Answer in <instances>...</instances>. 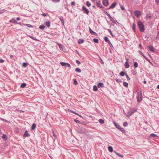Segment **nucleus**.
<instances>
[{"label":"nucleus","mask_w":159,"mask_h":159,"mask_svg":"<svg viewBox=\"0 0 159 159\" xmlns=\"http://www.w3.org/2000/svg\"><path fill=\"white\" fill-rule=\"evenodd\" d=\"M84 40L82 39H79L78 41V43L79 44H81L83 43Z\"/></svg>","instance_id":"obj_34"},{"label":"nucleus","mask_w":159,"mask_h":159,"mask_svg":"<svg viewBox=\"0 0 159 159\" xmlns=\"http://www.w3.org/2000/svg\"><path fill=\"white\" fill-rule=\"evenodd\" d=\"M110 20H111V21L113 23H115V20L113 18H112V19H110Z\"/></svg>","instance_id":"obj_62"},{"label":"nucleus","mask_w":159,"mask_h":159,"mask_svg":"<svg viewBox=\"0 0 159 159\" xmlns=\"http://www.w3.org/2000/svg\"><path fill=\"white\" fill-rule=\"evenodd\" d=\"M119 129L122 132L124 133H125V129L123 128L120 127V128Z\"/></svg>","instance_id":"obj_25"},{"label":"nucleus","mask_w":159,"mask_h":159,"mask_svg":"<svg viewBox=\"0 0 159 159\" xmlns=\"http://www.w3.org/2000/svg\"><path fill=\"white\" fill-rule=\"evenodd\" d=\"M114 125L115 127L118 129H119L120 128V126L118 124H117L115 121H114L113 122Z\"/></svg>","instance_id":"obj_9"},{"label":"nucleus","mask_w":159,"mask_h":159,"mask_svg":"<svg viewBox=\"0 0 159 159\" xmlns=\"http://www.w3.org/2000/svg\"><path fill=\"white\" fill-rule=\"evenodd\" d=\"M75 70L77 72H79V73L81 72V70L79 68H76Z\"/></svg>","instance_id":"obj_33"},{"label":"nucleus","mask_w":159,"mask_h":159,"mask_svg":"<svg viewBox=\"0 0 159 159\" xmlns=\"http://www.w3.org/2000/svg\"><path fill=\"white\" fill-rule=\"evenodd\" d=\"M128 125V123L127 122H125L123 123V125L125 127L127 126Z\"/></svg>","instance_id":"obj_44"},{"label":"nucleus","mask_w":159,"mask_h":159,"mask_svg":"<svg viewBox=\"0 0 159 159\" xmlns=\"http://www.w3.org/2000/svg\"><path fill=\"white\" fill-rule=\"evenodd\" d=\"M139 52L140 54L141 55H142V56H143L144 57L147 61H148L150 62L149 59L144 55L143 54V53L141 51H139Z\"/></svg>","instance_id":"obj_8"},{"label":"nucleus","mask_w":159,"mask_h":159,"mask_svg":"<svg viewBox=\"0 0 159 159\" xmlns=\"http://www.w3.org/2000/svg\"><path fill=\"white\" fill-rule=\"evenodd\" d=\"M60 0H52V1L54 2H59Z\"/></svg>","instance_id":"obj_52"},{"label":"nucleus","mask_w":159,"mask_h":159,"mask_svg":"<svg viewBox=\"0 0 159 159\" xmlns=\"http://www.w3.org/2000/svg\"><path fill=\"white\" fill-rule=\"evenodd\" d=\"M30 136V134H29L27 130H26L24 134V137H28Z\"/></svg>","instance_id":"obj_12"},{"label":"nucleus","mask_w":159,"mask_h":159,"mask_svg":"<svg viewBox=\"0 0 159 159\" xmlns=\"http://www.w3.org/2000/svg\"><path fill=\"white\" fill-rule=\"evenodd\" d=\"M108 149L109 151L112 152L113 151V148L111 146H109L108 147Z\"/></svg>","instance_id":"obj_23"},{"label":"nucleus","mask_w":159,"mask_h":159,"mask_svg":"<svg viewBox=\"0 0 159 159\" xmlns=\"http://www.w3.org/2000/svg\"><path fill=\"white\" fill-rule=\"evenodd\" d=\"M114 152H115L116 154L118 156L121 157H123V156L122 155L116 152L115 151H114Z\"/></svg>","instance_id":"obj_26"},{"label":"nucleus","mask_w":159,"mask_h":159,"mask_svg":"<svg viewBox=\"0 0 159 159\" xmlns=\"http://www.w3.org/2000/svg\"><path fill=\"white\" fill-rule=\"evenodd\" d=\"M138 25L140 31L142 32H143L145 30V28L143 23L140 21H139Z\"/></svg>","instance_id":"obj_1"},{"label":"nucleus","mask_w":159,"mask_h":159,"mask_svg":"<svg viewBox=\"0 0 159 159\" xmlns=\"http://www.w3.org/2000/svg\"><path fill=\"white\" fill-rule=\"evenodd\" d=\"M125 66L126 68H128L129 67V65L128 61H126L125 62Z\"/></svg>","instance_id":"obj_19"},{"label":"nucleus","mask_w":159,"mask_h":159,"mask_svg":"<svg viewBox=\"0 0 159 159\" xmlns=\"http://www.w3.org/2000/svg\"><path fill=\"white\" fill-rule=\"evenodd\" d=\"M74 121L77 123H80V121L78 120H76V119H75L74 120Z\"/></svg>","instance_id":"obj_48"},{"label":"nucleus","mask_w":159,"mask_h":159,"mask_svg":"<svg viewBox=\"0 0 159 159\" xmlns=\"http://www.w3.org/2000/svg\"><path fill=\"white\" fill-rule=\"evenodd\" d=\"M142 91H139L138 93L137 96V100L138 102H141L142 99Z\"/></svg>","instance_id":"obj_2"},{"label":"nucleus","mask_w":159,"mask_h":159,"mask_svg":"<svg viewBox=\"0 0 159 159\" xmlns=\"http://www.w3.org/2000/svg\"><path fill=\"white\" fill-rule=\"evenodd\" d=\"M10 59H13V55H10Z\"/></svg>","instance_id":"obj_64"},{"label":"nucleus","mask_w":159,"mask_h":159,"mask_svg":"<svg viewBox=\"0 0 159 159\" xmlns=\"http://www.w3.org/2000/svg\"><path fill=\"white\" fill-rule=\"evenodd\" d=\"M108 44L109 45L111 49L112 50H113L114 49V47H113V46L112 45V44L111 43L110 41H109Z\"/></svg>","instance_id":"obj_27"},{"label":"nucleus","mask_w":159,"mask_h":159,"mask_svg":"<svg viewBox=\"0 0 159 159\" xmlns=\"http://www.w3.org/2000/svg\"><path fill=\"white\" fill-rule=\"evenodd\" d=\"M93 41L94 42L96 43H98V40L97 39H93Z\"/></svg>","instance_id":"obj_38"},{"label":"nucleus","mask_w":159,"mask_h":159,"mask_svg":"<svg viewBox=\"0 0 159 159\" xmlns=\"http://www.w3.org/2000/svg\"><path fill=\"white\" fill-rule=\"evenodd\" d=\"M76 63L78 65H79L80 64V61L78 60H76Z\"/></svg>","instance_id":"obj_55"},{"label":"nucleus","mask_w":159,"mask_h":159,"mask_svg":"<svg viewBox=\"0 0 159 159\" xmlns=\"http://www.w3.org/2000/svg\"><path fill=\"white\" fill-rule=\"evenodd\" d=\"M139 47L141 49H142L143 48L142 47L141 44H139Z\"/></svg>","instance_id":"obj_63"},{"label":"nucleus","mask_w":159,"mask_h":159,"mask_svg":"<svg viewBox=\"0 0 159 159\" xmlns=\"http://www.w3.org/2000/svg\"><path fill=\"white\" fill-rule=\"evenodd\" d=\"M53 136L55 137H56V135L53 131Z\"/></svg>","instance_id":"obj_59"},{"label":"nucleus","mask_w":159,"mask_h":159,"mask_svg":"<svg viewBox=\"0 0 159 159\" xmlns=\"http://www.w3.org/2000/svg\"><path fill=\"white\" fill-rule=\"evenodd\" d=\"M12 20L13 21V23L15 24H17V22L16 21V20L14 19H12Z\"/></svg>","instance_id":"obj_49"},{"label":"nucleus","mask_w":159,"mask_h":159,"mask_svg":"<svg viewBox=\"0 0 159 159\" xmlns=\"http://www.w3.org/2000/svg\"><path fill=\"white\" fill-rule=\"evenodd\" d=\"M45 28V26L44 25H41L39 26V28L41 30H44Z\"/></svg>","instance_id":"obj_30"},{"label":"nucleus","mask_w":159,"mask_h":159,"mask_svg":"<svg viewBox=\"0 0 159 159\" xmlns=\"http://www.w3.org/2000/svg\"><path fill=\"white\" fill-rule=\"evenodd\" d=\"M89 32L92 35H97V34L96 33L93 31L90 28V27H89Z\"/></svg>","instance_id":"obj_10"},{"label":"nucleus","mask_w":159,"mask_h":159,"mask_svg":"<svg viewBox=\"0 0 159 159\" xmlns=\"http://www.w3.org/2000/svg\"><path fill=\"white\" fill-rule=\"evenodd\" d=\"M137 111V109H131L130 111H129L127 112V114L129 116H131L133 114H134L135 111Z\"/></svg>","instance_id":"obj_3"},{"label":"nucleus","mask_w":159,"mask_h":159,"mask_svg":"<svg viewBox=\"0 0 159 159\" xmlns=\"http://www.w3.org/2000/svg\"><path fill=\"white\" fill-rule=\"evenodd\" d=\"M51 35H52L53 36H57V33H51L50 34Z\"/></svg>","instance_id":"obj_45"},{"label":"nucleus","mask_w":159,"mask_h":159,"mask_svg":"<svg viewBox=\"0 0 159 159\" xmlns=\"http://www.w3.org/2000/svg\"><path fill=\"white\" fill-rule=\"evenodd\" d=\"M136 26V24H135V23L134 22L133 23V24L132 28L133 30V31L134 32H136V30H135Z\"/></svg>","instance_id":"obj_17"},{"label":"nucleus","mask_w":159,"mask_h":159,"mask_svg":"<svg viewBox=\"0 0 159 159\" xmlns=\"http://www.w3.org/2000/svg\"><path fill=\"white\" fill-rule=\"evenodd\" d=\"M28 65V64L26 62H24L23 63V65H22V66L23 67H26Z\"/></svg>","instance_id":"obj_42"},{"label":"nucleus","mask_w":159,"mask_h":159,"mask_svg":"<svg viewBox=\"0 0 159 159\" xmlns=\"http://www.w3.org/2000/svg\"><path fill=\"white\" fill-rule=\"evenodd\" d=\"M86 5L88 7L90 6L91 4L89 1H87L86 2Z\"/></svg>","instance_id":"obj_40"},{"label":"nucleus","mask_w":159,"mask_h":159,"mask_svg":"<svg viewBox=\"0 0 159 159\" xmlns=\"http://www.w3.org/2000/svg\"><path fill=\"white\" fill-rule=\"evenodd\" d=\"M116 4V3L115 2L113 3L110 6L109 8V9L114 8Z\"/></svg>","instance_id":"obj_15"},{"label":"nucleus","mask_w":159,"mask_h":159,"mask_svg":"<svg viewBox=\"0 0 159 159\" xmlns=\"http://www.w3.org/2000/svg\"><path fill=\"white\" fill-rule=\"evenodd\" d=\"M0 119H1V120H3V121H5L7 123H10V121H8V120L5 119H4L3 118H0Z\"/></svg>","instance_id":"obj_43"},{"label":"nucleus","mask_w":159,"mask_h":159,"mask_svg":"<svg viewBox=\"0 0 159 159\" xmlns=\"http://www.w3.org/2000/svg\"><path fill=\"white\" fill-rule=\"evenodd\" d=\"M96 5L98 7H99L101 8H103L104 7L100 2H97L96 3Z\"/></svg>","instance_id":"obj_11"},{"label":"nucleus","mask_w":159,"mask_h":159,"mask_svg":"<svg viewBox=\"0 0 159 159\" xmlns=\"http://www.w3.org/2000/svg\"><path fill=\"white\" fill-rule=\"evenodd\" d=\"M157 135H156L154 134H151L150 135V137H157Z\"/></svg>","instance_id":"obj_37"},{"label":"nucleus","mask_w":159,"mask_h":159,"mask_svg":"<svg viewBox=\"0 0 159 159\" xmlns=\"http://www.w3.org/2000/svg\"><path fill=\"white\" fill-rule=\"evenodd\" d=\"M148 49L152 52H153L155 50L154 48L152 46H149L148 47Z\"/></svg>","instance_id":"obj_14"},{"label":"nucleus","mask_w":159,"mask_h":159,"mask_svg":"<svg viewBox=\"0 0 159 159\" xmlns=\"http://www.w3.org/2000/svg\"><path fill=\"white\" fill-rule=\"evenodd\" d=\"M26 83H22L21 85H20V87L21 88H24L25 87V86H26Z\"/></svg>","instance_id":"obj_29"},{"label":"nucleus","mask_w":159,"mask_h":159,"mask_svg":"<svg viewBox=\"0 0 159 159\" xmlns=\"http://www.w3.org/2000/svg\"><path fill=\"white\" fill-rule=\"evenodd\" d=\"M106 14L108 16V17L110 19H112V17H111V16L107 12H106Z\"/></svg>","instance_id":"obj_39"},{"label":"nucleus","mask_w":159,"mask_h":159,"mask_svg":"<svg viewBox=\"0 0 159 159\" xmlns=\"http://www.w3.org/2000/svg\"><path fill=\"white\" fill-rule=\"evenodd\" d=\"M71 111L73 113H75V114H76V115H79V116H80V117H82L81 116H80V115H79L78 113H75V112H74L73 111Z\"/></svg>","instance_id":"obj_56"},{"label":"nucleus","mask_w":159,"mask_h":159,"mask_svg":"<svg viewBox=\"0 0 159 159\" xmlns=\"http://www.w3.org/2000/svg\"><path fill=\"white\" fill-rule=\"evenodd\" d=\"M134 66L135 68H137L138 66V64L137 62H134Z\"/></svg>","instance_id":"obj_36"},{"label":"nucleus","mask_w":159,"mask_h":159,"mask_svg":"<svg viewBox=\"0 0 159 159\" xmlns=\"http://www.w3.org/2000/svg\"><path fill=\"white\" fill-rule=\"evenodd\" d=\"M98 88H102L104 87V84L103 83L100 82L98 84Z\"/></svg>","instance_id":"obj_16"},{"label":"nucleus","mask_w":159,"mask_h":159,"mask_svg":"<svg viewBox=\"0 0 159 159\" xmlns=\"http://www.w3.org/2000/svg\"><path fill=\"white\" fill-rule=\"evenodd\" d=\"M24 25L28 27H33V26H32L30 24H24Z\"/></svg>","instance_id":"obj_41"},{"label":"nucleus","mask_w":159,"mask_h":159,"mask_svg":"<svg viewBox=\"0 0 159 159\" xmlns=\"http://www.w3.org/2000/svg\"><path fill=\"white\" fill-rule=\"evenodd\" d=\"M75 2H71V5H74V6H75Z\"/></svg>","instance_id":"obj_57"},{"label":"nucleus","mask_w":159,"mask_h":159,"mask_svg":"<svg viewBox=\"0 0 159 159\" xmlns=\"http://www.w3.org/2000/svg\"><path fill=\"white\" fill-rule=\"evenodd\" d=\"M45 25L48 27L50 26V23L49 21H47L45 22Z\"/></svg>","instance_id":"obj_22"},{"label":"nucleus","mask_w":159,"mask_h":159,"mask_svg":"<svg viewBox=\"0 0 159 159\" xmlns=\"http://www.w3.org/2000/svg\"><path fill=\"white\" fill-rule=\"evenodd\" d=\"M60 64L61 65V66H62L69 67L70 68L71 67L70 65L67 63H65L64 62H61Z\"/></svg>","instance_id":"obj_6"},{"label":"nucleus","mask_w":159,"mask_h":159,"mask_svg":"<svg viewBox=\"0 0 159 159\" xmlns=\"http://www.w3.org/2000/svg\"><path fill=\"white\" fill-rule=\"evenodd\" d=\"M146 17L148 19H150L151 18V16L149 15H147L146 16Z\"/></svg>","instance_id":"obj_53"},{"label":"nucleus","mask_w":159,"mask_h":159,"mask_svg":"<svg viewBox=\"0 0 159 159\" xmlns=\"http://www.w3.org/2000/svg\"><path fill=\"white\" fill-rule=\"evenodd\" d=\"M82 11L83 12L86 14L87 15H88L89 13V10L84 6H83L82 7Z\"/></svg>","instance_id":"obj_4"},{"label":"nucleus","mask_w":159,"mask_h":159,"mask_svg":"<svg viewBox=\"0 0 159 159\" xmlns=\"http://www.w3.org/2000/svg\"><path fill=\"white\" fill-rule=\"evenodd\" d=\"M74 84L75 85H76V84H78V82L76 81V80L75 79H74Z\"/></svg>","instance_id":"obj_47"},{"label":"nucleus","mask_w":159,"mask_h":159,"mask_svg":"<svg viewBox=\"0 0 159 159\" xmlns=\"http://www.w3.org/2000/svg\"><path fill=\"white\" fill-rule=\"evenodd\" d=\"M42 16H44L45 17L47 16H48V14L47 13H44L41 14Z\"/></svg>","instance_id":"obj_46"},{"label":"nucleus","mask_w":159,"mask_h":159,"mask_svg":"<svg viewBox=\"0 0 159 159\" xmlns=\"http://www.w3.org/2000/svg\"><path fill=\"white\" fill-rule=\"evenodd\" d=\"M156 38H159V32H158V33L156 36Z\"/></svg>","instance_id":"obj_61"},{"label":"nucleus","mask_w":159,"mask_h":159,"mask_svg":"<svg viewBox=\"0 0 159 159\" xmlns=\"http://www.w3.org/2000/svg\"><path fill=\"white\" fill-rule=\"evenodd\" d=\"M36 128V124L34 123L32 125V127H31V129L33 130H34Z\"/></svg>","instance_id":"obj_21"},{"label":"nucleus","mask_w":159,"mask_h":159,"mask_svg":"<svg viewBox=\"0 0 159 159\" xmlns=\"http://www.w3.org/2000/svg\"><path fill=\"white\" fill-rule=\"evenodd\" d=\"M121 8L123 10H125V9L124 7L123 6L121 7Z\"/></svg>","instance_id":"obj_60"},{"label":"nucleus","mask_w":159,"mask_h":159,"mask_svg":"<svg viewBox=\"0 0 159 159\" xmlns=\"http://www.w3.org/2000/svg\"><path fill=\"white\" fill-rule=\"evenodd\" d=\"M99 122L101 124H103L104 123V121L102 119H99Z\"/></svg>","instance_id":"obj_31"},{"label":"nucleus","mask_w":159,"mask_h":159,"mask_svg":"<svg viewBox=\"0 0 159 159\" xmlns=\"http://www.w3.org/2000/svg\"><path fill=\"white\" fill-rule=\"evenodd\" d=\"M58 45L61 50L62 51L64 50V47L63 45L60 44H58Z\"/></svg>","instance_id":"obj_13"},{"label":"nucleus","mask_w":159,"mask_h":159,"mask_svg":"<svg viewBox=\"0 0 159 159\" xmlns=\"http://www.w3.org/2000/svg\"><path fill=\"white\" fill-rule=\"evenodd\" d=\"M125 75H126V77L127 78L128 80H129L130 79L129 78V76H128L127 74V73H126V74H125Z\"/></svg>","instance_id":"obj_54"},{"label":"nucleus","mask_w":159,"mask_h":159,"mask_svg":"<svg viewBox=\"0 0 159 159\" xmlns=\"http://www.w3.org/2000/svg\"><path fill=\"white\" fill-rule=\"evenodd\" d=\"M116 81L118 83L121 82V80L119 79H118L116 80Z\"/></svg>","instance_id":"obj_50"},{"label":"nucleus","mask_w":159,"mask_h":159,"mask_svg":"<svg viewBox=\"0 0 159 159\" xmlns=\"http://www.w3.org/2000/svg\"><path fill=\"white\" fill-rule=\"evenodd\" d=\"M2 138L3 139L5 140H6L7 139V136L5 134H3L2 136Z\"/></svg>","instance_id":"obj_18"},{"label":"nucleus","mask_w":159,"mask_h":159,"mask_svg":"<svg viewBox=\"0 0 159 159\" xmlns=\"http://www.w3.org/2000/svg\"><path fill=\"white\" fill-rule=\"evenodd\" d=\"M4 62V60L2 59H0V63H2Z\"/></svg>","instance_id":"obj_58"},{"label":"nucleus","mask_w":159,"mask_h":159,"mask_svg":"<svg viewBox=\"0 0 159 159\" xmlns=\"http://www.w3.org/2000/svg\"><path fill=\"white\" fill-rule=\"evenodd\" d=\"M59 18L60 19V21H61V23L63 25L64 23V20L63 17L60 16L59 17Z\"/></svg>","instance_id":"obj_20"},{"label":"nucleus","mask_w":159,"mask_h":159,"mask_svg":"<svg viewBox=\"0 0 159 159\" xmlns=\"http://www.w3.org/2000/svg\"><path fill=\"white\" fill-rule=\"evenodd\" d=\"M98 87L96 85H94L93 87V90L94 91H96L98 90Z\"/></svg>","instance_id":"obj_32"},{"label":"nucleus","mask_w":159,"mask_h":159,"mask_svg":"<svg viewBox=\"0 0 159 159\" xmlns=\"http://www.w3.org/2000/svg\"><path fill=\"white\" fill-rule=\"evenodd\" d=\"M125 74H126L125 72L123 71L120 72V75L122 76H124Z\"/></svg>","instance_id":"obj_28"},{"label":"nucleus","mask_w":159,"mask_h":159,"mask_svg":"<svg viewBox=\"0 0 159 159\" xmlns=\"http://www.w3.org/2000/svg\"><path fill=\"white\" fill-rule=\"evenodd\" d=\"M134 14L137 18H139L141 15V12L139 11L136 10L134 11Z\"/></svg>","instance_id":"obj_5"},{"label":"nucleus","mask_w":159,"mask_h":159,"mask_svg":"<svg viewBox=\"0 0 159 159\" xmlns=\"http://www.w3.org/2000/svg\"><path fill=\"white\" fill-rule=\"evenodd\" d=\"M102 3L104 6L106 7L109 4L108 0H103Z\"/></svg>","instance_id":"obj_7"},{"label":"nucleus","mask_w":159,"mask_h":159,"mask_svg":"<svg viewBox=\"0 0 159 159\" xmlns=\"http://www.w3.org/2000/svg\"><path fill=\"white\" fill-rule=\"evenodd\" d=\"M104 39L105 41L106 42H109V40L108 39V38L107 36H105L104 38Z\"/></svg>","instance_id":"obj_24"},{"label":"nucleus","mask_w":159,"mask_h":159,"mask_svg":"<svg viewBox=\"0 0 159 159\" xmlns=\"http://www.w3.org/2000/svg\"><path fill=\"white\" fill-rule=\"evenodd\" d=\"M123 85L125 87H127L128 85V84L125 82H123Z\"/></svg>","instance_id":"obj_35"},{"label":"nucleus","mask_w":159,"mask_h":159,"mask_svg":"<svg viewBox=\"0 0 159 159\" xmlns=\"http://www.w3.org/2000/svg\"><path fill=\"white\" fill-rule=\"evenodd\" d=\"M108 31L110 33V34H111V35L112 36V37H114L113 35L112 34V32L111 31V30H108Z\"/></svg>","instance_id":"obj_51"}]
</instances>
